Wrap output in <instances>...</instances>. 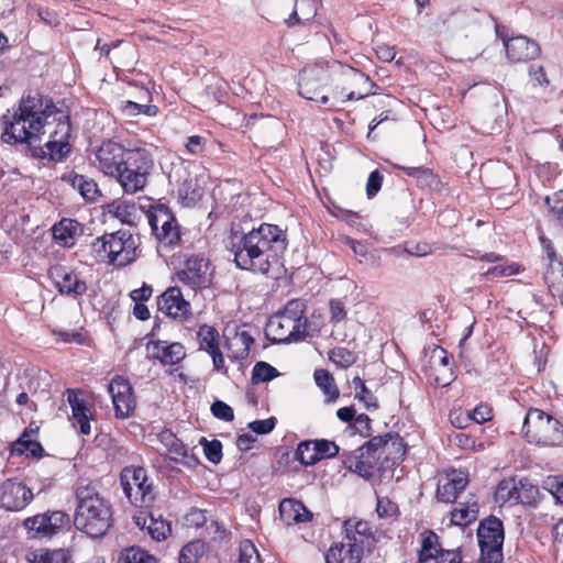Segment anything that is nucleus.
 Returning <instances> with one entry per match:
<instances>
[{"instance_id":"nucleus-1","label":"nucleus","mask_w":563,"mask_h":563,"mask_svg":"<svg viewBox=\"0 0 563 563\" xmlns=\"http://www.w3.org/2000/svg\"><path fill=\"white\" fill-rule=\"evenodd\" d=\"M51 117L56 121V129L51 133V136L57 137L58 143L62 144L59 148H63L65 147V141L68 142L70 137V118L67 113L57 109L51 98L38 92L23 97L18 110L14 111L11 118L3 115L1 139L9 144H32L45 124L48 123Z\"/></svg>"},{"instance_id":"nucleus-2","label":"nucleus","mask_w":563,"mask_h":563,"mask_svg":"<svg viewBox=\"0 0 563 563\" xmlns=\"http://www.w3.org/2000/svg\"><path fill=\"white\" fill-rule=\"evenodd\" d=\"M225 247L233 254L239 268L268 275L278 265L287 247V239L275 224L263 223L249 232L233 225Z\"/></svg>"},{"instance_id":"nucleus-3","label":"nucleus","mask_w":563,"mask_h":563,"mask_svg":"<svg viewBox=\"0 0 563 563\" xmlns=\"http://www.w3.org/2000/svg\"><path fill=\"white\" fill-rule=\"evenodd\" d=\"M75 527L91 538L103 537L112 525V508L96 488L80 486L76 492Z\"/></svg>"},{"instance_id":"nucleus-4","label":"nucleus","mask_w":563,"mask_h":563,"mask_svg":"<svg viewBox=\"0 0 563 563\" xmlns=\"http://www.w3.org/2000/svg\"><path fill=\"white\" fill-rule=\"evenodd\" d=\"M522 432L529 443L539 446H558L563 443L561 422L537 408L528 410L522 424Z\"/></svg>"},{"instance_id":"nucleus-5","label":"nucleus","mask_w":563,"mask_h":563,"mask_svg":"<svg viewBox=\"0 0 563 563\" xmlns=\"http://www.w3.org/2000/svg\"><path fill=\"white\" fill-rule=\"evenodd\" d=\"M153 167L154 162L147 150L141 147L131 148L115 180L121 185L125 194H136L147 185Z\"/></svg>"},{"instance_id":"nucleus-6","label":"nucleus","mask_w":563,"mask_h":563,"mask_svg":"<svg viewBox=\"0 0 563 563\" xmlns=\"http://www.w3.org/2000/svg\"><path fill=\"white\" fill-rule=\"evenodd\" d=\"M120 483L124 495L134 506L143 507L153 501V483L148 481L144 467L125 466L121 471Z\"/></svg>"},{"instance_id":"nucleus-7","label":"nucleus","mask_w":563,"mask_h":563,"mask_svg":"<svg viewBox=\"0 0 563 563\" xmlns=\"http://www.w3.org/2000/svg\"><path fill=\"white\" fill-rule=\"evenodd\" d=\"M146 217L153 235L162 246L173 247L180 242V227L168 207L152 206Z\"/></svg>"},{"instance_id":"nucleus-8","label":"nucleus","mask_w":563,"mask_h":563,"mask_svg":"<svg viewBox=\"0 0 563 563\" xmlns=\"http://www.w3.org/2000/svg\"><path fill=\"white\" fill-rule=\"evenodd\" d=\"M482 563H500L503 561L504 528L496 517L484 519L477 529Z\"/></svg>"},{"instance_id":"nucleus-9","label":"nucleus","mask_w":563,"mask_h":563,"mask_svg":"<svg viewBox=\"0 0 563 563\" xmlns=\"http://www.w3.org/2000/svg\"><path fill=\"white\" fill-rule=\"evenodd\" d=\"M344 542L357 550L363 558L365 552L371 553L378 542L375 531L369 522L349 518L343 522Z\"/></svg>"},{"instance_id":"nucleus-10","label":"nucleus","mask_w":563,"mask_h":563,"mask_svg":"<svg viewBox=\"0 0 563 563\" xmlns=\"http://www.w3.org/2000/svg\"><path fill=\"white\" fill-rule=\"evenodd\" d=\"M130 148L114 141H104L95 152L96 167L104 175L115 179Z\"/></svg>"},{"instance_id":"nucleus-11","label":"nucleus","mask_w":563,"mask_h":563,"mask_svg":"<svg viewBox=\"0 0 563 563\" xmlns=\"http://www.w3.org/2000/svg\"><path fill=\"white\" fill-rule=\"evenodd\" d=\"M265 334L273 343L297 342L310 335L309 330L301 323H294L291 319L279 313L269 318Z\"/></svg>"},{"instance_id":"nucleus-12","label":"nucleus","mask_w":563,"mask_h":563,"mask_svg":"<svg viewBox=\"0 0 563 563\" xmlns=\"http://www.w3.org/2000/svg\"><path fill=\"white\" fill-rule=\"evenodd\" d=\"M55 287L62 295L77 299L87 292L88 286L79 273L64 265H55L48 271Z\"/></svg>"},{"instance_id":"nucleus-13","label":"nucleus","mask_w":563,"mask_h":563,"mask_svg":"<svg viewBox=\"0 0 563 563\" xmlns=\"http://www.w3.org/2000/svg\"><path fill=\"white\" fill-rule=\"evenodd\" d=\"M33 499V493L22 481L9 478L0 483V508L21 511Z\"/></svg>"},{"instance_id":"nucleus-14","label":"nucleus","mask_w":563,"mask_h":563,"mask_svg":"<svg viewBox=\"0 0 563 563\" xmlns=\"http://www.w3.org/2000/svg\"><path fill=\"white\" fill-rule=\"evenodd\" d=\"M325 81V70L318 65L305 67L299 74L298 91L307 100L318 101L322 104L328 103L329 97L320 96V88Z\"/></svg>"},{"instance_id":"nucleus-15","label":"nucleus","mask_w":563,"mask_h":563,"mask_svg":"<svg viewBox=\"0 0 563 563\" xmlns=\"http://www.w3.org/2000/svg\"><path fill=\"white\" fill-rule=\"evenodd\" d=\"M108 244L111 264L124 266L135 258V241L129 231L108 233Z\"/></svg>"},{"instance_id":"nucleus-16","label":"nucleus","mask_w":563,"mask_h":563,"mask_svg":"<svg viewBox=\"0 0 563 563\" xmlns=\"http://www.w3.org/2000/svg\"><path fill=\"white\" fill-rule=\"evenodd\" d=\"M69 523V516L64 511H52L26 518L23 526L41 537H51L58 533Z\"/></svg>"},{"instance_id":"nucleus-17","label":"nucleus","mask_w":563,"mask_h":563,"mask_svg":"<svg viewBox=\"0 0 563 563\" xmlns=\"http://www.w3.org/2000/svg\"><path fill=\"white\" fill-rule=\"evenodd\" d=\"M108 390L112 398L115 417L119 419L130 417L136 404L130 383L117 376L110 382Z\"/></svg>"},{"instance_id":"nucleus-18","label":"nucleus","mask_w":563,"mask_h":563,"mask_svg":"<svg viewBox=\"0 0 563 563\" xmlns=\"http://www.w3.org/2000/svg\"><path fill=\"white\" fill-rule=\"evenodd\" d=\"M178 280L192 289L206 288L211 283L209 262L202 257H190L177 273Z\"/></svg>"},{"instance_id":"nucleus-19","label":"nucleus","mask_w":563,"mask_h":563,"mask_svg":"<svg viewBox=\"0 0 563 563\" xmlns=\"http://www.w3.org/2000/svg\"><path fill=\"white\" fill-rule=\"evenodd\" d=\"M157 307L161 312L178 321L187 320L191 314L190 303L184 299L180 288L176 286L167 288L157 298Z\"/></svg>"},{"instance_id":"nucleus-20","label":"nucleus","mask_w":563,"mask_h":563,"mask_svg":"<svg viewBox=\"0 0 563 563\" xmlns=\"http://www.w3.org/2000/svg\"><path fill=\"white\" fill-rule=\"evenodd\" d=\"M148 357L158 361L162 365H177L186 357V350L179 342L157 340L146 344Z\"/></svg>"},{"instance_id":"nucleus-21","label":"nucleus","mask_w":563,"mask_h":563,"mask_svg":"<svg viewBox=\"0 0 563 563\" xmlns=\"http://www.w3.org/2000/svg\"><path fill=\"white\" fill-rule=\"evenodd\" d=\"M342 457L343 465L346 470L366 479L372 478L379 468L378 462L380 457L369 452H362L360 448L355 452L344 453Z\"/></svg>"},{"instance_id":"nucleus-22","label":"nucleus","mask_w":563,"mask_h":563,"mask_svg":"<svg viewBox=\"0 0 563 563\" xmlns=\"http://www.w3.org/2000/svg\"><path fill=\"white\" fill-rule=\"evenodd\" d=\"M197 340L199 350L206 351L211 356L214 369L218 372L224 369L225 363L219 346L220 335L218 330L211 325L202 324L198 329Z\"/></svg>"},{"instance_id":"nucleus-23","label":"nucleus","mask_w":563,"mask_h":563,"mask_svg":"<svg viewBox=\"0 0 563 563\" xmlns=\"http://www.w3.org/2000/svg\"><path fill=\"white\" fill-rule=\"evenodd\" d=\"M506 53L511 62H527L539 56L541 49L537 42L519 35L504 41Z\"/></svg>"},{"instance_id":"nucleus-24","label":"nucleus","mask_w":563,"mask_h":563,"mask_svg":"<svg viewBox=\"0 0 563 563\" xmlns=\"http://www.w3.org/2000/svg\"><path fill=\"white\" fill-rule=\"evenodd\" d=\"M67 401L71 408V416L80 427V433L89 434L91 432L90 420L92 419V412L88 408L87 402L79 395L82 394L80 389L68 388L65 391Z\"/></svg>"},{"instance_id":"nucleus-25","label":"nucleus","mask_w":563,"mask_h":563,"mask_svg":"<svg viewBox=\"0 0 563 563\" xmlns=\"http://www.w3.org/2000/svg\"><path fill=\"white\" fill-rule=\"evenodd\" d=\"M360 449H362V452H369L379 457H382L383 454L387 456V454L391 453L393 450L399 452L401 455L405 453L401 439L397 434L393 433L373 437Z\"/></svg>"},{"instance_id":"nucleus-26","label":"nucleus","mask_w":563,"mask_h":563,"mask_svg":"<svg viewBox=\"0 0 563 563\" xmlns=\"http://www.w3.org/2000/svg\"><path fill=\"white\" fill-rule=\"evenodd\" d=\"M282 521L287 525L308 522L312 519V512L295 498H284L278 507Z\"/></svg>"},{"instance_id":"nucleus-27","label":"nucleus","mask_w":563,"mask_h":563,"mask_svg":"<svg viewBox=\"0 0 563 563\" xmlns=\"http://www.w3.org/2000/svg\"><path fill=\"white\" fill-rule=\"evenodd\" d=\"M468 484V476L463 471H453L444 484H440L437 489V497L443 503H454L459 494L463 492Z\"/></svg>"},{"instance_id":"nucleus-28","label":"nucleus","mask_w":563,"mask_h":563,"mask_svg":"<svg viewBox=\"0 0 563 563\" xmlns=\"http://www.w3.org/2000/svg\"><path fill=\"white\" fill-rule=\"evenodd\" d=\"M54 240L64 247H70L75 244L77 236L82 232L81 224L73 219H62L53 227Z\"/></svg>"},{"instance_id":"nucleus-29","label":"nucleus","mask_w":563,"mask_h":563,"mask_svg":"<svg viewBox=\"0 0 563 563\" xmlns=\"http://www.w3.org/2000/svg\"><path fill=\"white\" fill-rule=\"evenodd\" d=\"M136 526L141 529H146L153 540L163 541L172 533L170 522L163 519L159 515L155 517L154 514H150L148 517H134Z\"/></svg>"},{"instance_id":"nucleus-30","label":"nucleus","mask_w":563,"mask_h":563,"mask_svg":"<svg viewBox=\"0 0 563 563\" xmlns=\"http://www.w3.org/2000/svg\"><path fill=\"white\" fill-rule=\"evenodd\" d=\"M362 556L357 550L351 548L344 541L334 542L325 553L327 563H361Z\"/></svg>"},{"instance_id":"nucleus-31","label":"nucleus","mask_w":563,"mask_h":563,"mask_svg":"<svg viewBox=\"0 0 563 563\" xmlns=\"http://www.w3.org/2000/svg\"><path fill=\"white\" fill-rule=\"evenodd\" d=\"M317 11L318 0H296L295 8L285 22L290 27L297 24H306L316 16Z\"/></svg>"},{"instance_id":"nucleus-32","label":"nucleus","mask_w":563,"mask_h":563,"mask_svg":"<svg viewBox=\"0 0 563 563\" xmlns=\"http://www.w3.org/2000/svg\"><path fill=\"white\" fill-rule=\"evenodd\" d=\"M34 433V430H24L20 438L13 442L11 453L33 457L42 456L43 448L40 442L32 439Z\"/></svg>"},{"instance_id":"nucleus-33","label":"nucleus","mask_w":563,"mask_h":563,"mask_svg":"<svg viewBox=\"0 0 563 563\" xmlns=\"http://www.w3.org/2000/svg\"><path fill=\"white\" fill-rule=\"evenodd\" d=\"M313 378L317 386L328 397L327 401L331 402L339 398L340 391L334 383V378L332 374L327 369H316L313 373Z\"/></svg>"},{"instance_id":"nucleus-34","label":"nucleus","mask_w":563,"mask_h":563,"mask_svg":"<svg viewBox=\"0 0 563 563\" xmlns=\"http://www.w3.org/2000/svg\"><path fill=\"white\" fill-rule=\"evenodd\" d=\"M478 515V504L476 501H468L461 504L460 508L451 511V522L455 526H467L475 521Z\"/></svg>"},{"instance_id":"nucleus-35","label":"nucleus","mask_w":563,"mask_h":563,"mask_svg":"<svg viewBox=\"0 0 563 563\" xmlns=\"http://www.w3.org/2000/svg\"><path fill=\"white\" fill-rule=\"evenodd\" d=\"M207 552V545L201 540H195L183 547L179 563H199Z\"/></svg>"},{"instance_id":"nucleus-36","label":"nucleus","mask_w":563,"mask_h":563,"mask_svg":"<svg viewBox=\"0 0 563 563\" xmlns=\"http://www.w3.org/2000/svg\"><path fill=\"white\" fill-rule=\"evenodd\" d=\"M518 481L515 478L503 479L496 490V499L501 503H508L509 505H517Z\"/></svg>"},{"instance_id":"nucleus-37","label":"nucleus","mask_w":563,"mask_h":563,"mask_svg":"<svg viewBox=\"0 0 563 563\" xmlns=\"http://www.w3.org/2000/svg\"><path fill=\"white\" fill-rule=\"evenodd\" d=\"M120 110L123 115L128 118L136 117L141 113L147 115V117H155L158 113V107L155 104H140L134 101H124Z\"/></svg>"},{"instance_id":"nucleus-38","label":"nucleus","mask_w":563,"mask_h":563,"mask_svg":"<svg viewBox=\"0 0 563 563\" xmlns=\"http://www.w3.org/2000/svg\"><path fill=\"white\" fill-rule=\"evenodd\" d=\"M166 451L169 459L176 463H181L189 467L197 463L195 456L189 454L187 446L179 439Z\"/></svg>"},{"instance_id":"nucleus-39","label":"nucleus","mask_w":563,"mask_h":563,"mask_svg":"<svg viewBox=\"0 0 563 563\" xmlns=\"http://www.w3.org/2000/svg\"><path fill=\"white\" fill-rule=\"evenodd\" d=\"M31 563H68L69 554L64 549L58 550H41L33 554Z\"/></svg>"},{"instance_id":"nucleus-40","label":"nucleus","mask_w":563,"mask_h":563,"mask_svg":"<svg viewBox=\"0 0 563 563\" xmlns=\"http://www.w3.org/2000/svg\"><path fill=\"white\" fill-rule=\"evenodd\" d=\"M296 459L306 466L319 462L314 440L300 442L296 450Z\"/></svg>"},{"instance_id":"nucleus-41","label":"nucleus","mask_w":563,"mask_h":563,"mask_svg":"<svg viewBox=\"0 0 563 563\" xmlns=\"http://www.w3.org/2000/svg\"><path fill=\"white\" fill-rule=\"evenodd\" d=\"M282 316H285L294 323H301L303 327L308 329V320L305 318V303L301 300H290L285 306V309L282 312H278Z\"/></svg>"},{"instance_id":"nucleus-42","label":"nucleus","mask_w":563,"mask_h":563,"mask_svg":"<svg viewBox=\"0 0 563 563\" xmlns=\"http://www.w3.org/2000/svg\"><path fill=\"white\" fill-rule=\"evenodd\" d=\"M73 185L78 188L80 195L87 200H95L99 196L97 183L92 179H87L82 175H75Z\"/></svg>"},{"instance_id":"nucleus-43","label":"nucleus","mask_w":563,"mask_h":563,"mask_svg":"<svg viewBox=\"0 0 563 563\" xmlns=\"http://www.w3.org/2000/svg\"><path fill=\"white\" fill-rule=\"evenodd\" d=\"M475 13V11L455 10L443 19V23L453 29H462L473 22Z\"/></svg>"},{"instance_id":"nucleus-44","label":"nucleus","mask_w":563,"mask_h":563,"mask_svg":"<svg viewBox=\"0 0 563 563\" xmlns=\"http://www.w3.org/2000/svg\"><path fill=\"white\" fill-rule=\"evenodd\" d=\"M421 540V550L419 559L420 561H426L428 559L434 558L437 553L440 551L437 549L438 545V536L433 531H424Z\"/></svg>"},{"instance_id":"nucleus-45","label":"nucleus","mask_w":563,"mask_h":563,"mask_svg":"<svg viewBox=\"0 0 563 563\" xmlns=\"http://www.w3.org/2000/svg\"><path fill=\"white\" fill-rule=\"evenodd\" d=\"M118 563H156V560L140 548H130L121 553Z\"/></svg>"},{"instance_id":"nucleus-46","label":"nucleus","mask_w":563,"mask_h":563,"mask_svg":"<svg viewBox=\"0 0 563 563\" xmlns=\"http://www.w3.org/2000/svg\"><path fill=\"white\" fill-rule=\"evenodd\" d=\"M352 384L356 390L355 397L365 404L367 409H376L377 401L375 396L367 389L364 380L356 376L353 378Z\"/></svg>"},{"instance_id":"nucleus-47","label":"nucleus","mask_w":563,"mask_h":563,"mask_svg":"<svg viewBox=\"0 0 563 563\" xmlns=\"http://www.w3.org/2000/svg\"><path fill=\"white\" fill-rule=\"evenodd\" d=\"M51 137L52 139L45 143L46 151H43V154L54 162H60L70 152L69 143L65 141V147L59 148L62 144L58 143L57 137Z\"/></svg>"},{"instance_id":"nucleus-48","label":"nucleus","mask_w":563,"mask_h":563,"mask_svg":"<svg viewBox=\"0 0 563 563\" xmlns=\"http://www.w3.org/2000/svg\"><path fill=\"white\" fill-rule=\"evenodd\" d=\"M278 375V371L271 364L266 362H257L252 371V380L254 383L269 382L276 378Z\"/></svg>"},{"instance_id":"nucleus-49","label":"nucleus","mask_w":563,"mask_h":563,"mask_svg":"<svg viewBox=\"0 0 563 563\" xmlns=\"http://www.w3.org/2000/svg\"><path fill=\"white\" fill-rule=\"evenodd\" d=\"M108 233L97 238L90 246L91 256L95 261L100 263H110V255L108 251Z\"/></svg>"},{"instance_id":"nucleus-50","label":"nucleus","mask_w":563,"mask_h":563,"mask_svg":"<svg viewBox=\"0 0 563 563\" xmlns=\"http://www.w3.org/2000/svg\"><path fill=\"white\" fill-rule=\"evenodd\" d=\"M518 489V504L530 505L536 501L539 494V488L537 486L530 484L527 479H519Z\"/></svg>"},{"instance_id":"nucleus-51","label":"nucleus","mask_w":563,"mask_h":563,"mask_svg":"<svg viewBox=\"0 0 563 563\" xmlns=\"http://www.w3.org/2000/svg\"><path fill=\"white\" fill-rule=\"evenodd\" d=\"M408 176L416 177L422 186H432L438 183L437 176L431 169L424 167H399Z\"/></svg>"},{"instance_id":"nucleus-52","label":"nucleus","mask_w":563,"mask_h":563,"mask_svg":"<svg viewBox=\"0 0 563 563\" xmlns=\"http://www.w3.org/2000/svg\"><path fill=\"white\" fill-rule=\"evenodd\" d=\"M329 358L338 366L346 368L355 363V354L345 347H334L329 353Z\"/></svg>"},{"instance_id":"nucleus-53","label":"nucleus","mask_w":563,"mask_h":563,"mask_svg":"<svg viewBox=\"0 0 563 563\" xmlns=\"http://www.w3.org/2000/svg\"><path fill=\"white\" fill-rule=\"evenodd\" d=\"M545 202L550 207V214L563 227V189L547 197Z\"/></svg>"},{"instance_id":"nucleus-54","label":"nucleus","mask_w":563,"mask_h":563,"mask_svg":"<svg viewBox=\"0 0 563 563\" xmlns=\"http://www.w3.org/2000/svg\"><path fill=\"white\" fill-rule=\"evenodd\" d=\"M239 563H263L256 547L250 540L240 543Z\"/></svg>"},{"instance_id":"nucleus-55","label":"nucleus","mask_w":563,"mask_h":563,"mask_svg":"<svg viewBox=\"0 0 563 563\" xmlns=\"http://www.w3.org/2000/svg\"><path fill=\"white\" fill-rule=\"evenodd\" d=\"M314 445L317 448V454L319 461L322 459H331L339 454V446L335 442L330 440H314Z\"/></svg>"},{"instance_id":"nucleus-56","label":"nucleus","mask_w":563,"mask_h":563,"mask_svg":"<svg viewBox=\"0 0 563 563\" xmlns=\"http://www.w3.org/2000/svg\"><path fill=\"white\" fill-rule=\"evenodd\" d=\"M376 512L380 518L394 517L398 512V506L387 497H378Z\"/></svg>"},{"instance_id":"nucleus-57","label":"nucleus","mask_w":563,"mask_h":563,"mask_svg":"<svg viewBox=\"0 0 563 563\" xmlns=\"http://www.w3.org/2000/svg\"><path fill=\"white\" fill-rule=\"evenodd\" d=\"M212 415L223 421H232L234 418L233 409L225 402L221 400H216L211 405Z\"/></svg>"},{"instance_id":"nucleus-58","label":"nucleus","mask_w":563,"mask_h":563,"mask_svg":"<svg viewBox=\"0 0 563 563\" xmlns=\"http://www.w3.org/2000/svg\"><path fill=\"white\" fill-rule=\"evenodd\" d=\"M203 451L207 460L211 463L217 464L222 459V444L219 440L206 441Z\"/></svg>"},{"instance_id":"nucleus-59","label":"nucleus","mask_w":563,"mask_h":563,"mask_svg":"<svg viewBox=\"0 0 563 563\" xmlns=\"http://www.w3.org/2000/svg\"><path fill=\"white\" fill-rule=\"evenodd\" d=\"M207 521L206 511L199 508H190L185 515V523L188 527L200 528Z\"/></svg>"},{"instance_id":"nucleus-60","label":"nucleus","mask_w":563,"mask_h":563,"mask_svg":"<svg viewBox=\"0 0 563 563\" xmlns=\"http://www.w3.org/2000/svg\"><path fill=\"white\" fill-rule=\"evenodd\" d=\"M275 424L276 419L271 417L264 420L252 421L249 423V428L256 434H267L274 430Z\"/></svg>"},{"instance_id":"nucleus-61","label":"nucleus","mask_w":563,"mask_h":563,"mask_svg":"<svg viewBox=\"0 0 563 563\" xmlns=\"http://www.w3.org/2000/svg\"><path fill=\"white\" fill-rule=\"evenodd\" d=\"M185 147L191 155H201L206 147V139L200 135H191L187 139Z\"/></svg>"},{"instance_id":"nucleus-62","label":"nucleus","mask_w":563,"mask_h":563,"mask_svg":"<svg viewBox=\"0 0 563 563\" xmlns=\"http://www.w3.org/2000/svg\"><path fill=\"white\" fill-rule=\"evenodd\" d=\"M383 183V176L382 174L376 169L373 170L367 179L366 184V194L368 198L374 197L382 188Z\"/></svg>"},{"instance_id":"nucleus-63","label":"nucleus","mask_w":563,"mask_h":563,"mask_svg":"<svg viewBox=\"0 0 563 563\" xmlns=\"http://www.w3.org/2000/svg\"><path fill=\"white\" fill-rule=\"evenodd\" d=\"M341 241L343 244L349 246L356 256L366 257L368 253V247L366 243L354 240L350 236H343Z\"/></svg>"},{"instance_id":"nucleus-64","label":"nucleus","mask_w":563,"mask_h":563,"mask_svg":"<svg viewBox=\"0 0 563 563\" xmlns=\"http://www.w3.org/2000/svg\"><path fill=\"white\" fill-rule=\"evenodd\" d=\"M467 419L476 423H483L492 419V411L487 406L479 405L467 413Z\"/></svg>"}]
</instances>
